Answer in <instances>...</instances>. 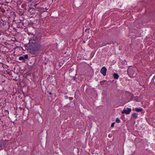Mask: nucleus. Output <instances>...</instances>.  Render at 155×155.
<instances>
[{
  "label": "nucleus",
  "instance_id": "1",
  "mask_svg": "<svg viewBox=\"0 0 155 155\" xmlns=\"http://www.w3.org/2000/svg\"><path fill=\"white\" fill-rule=\"evenodd\" d=\"M31 53L35 55L39 54V39L38 37H34L30 43L29 47Z\"/></svg>",
  "mask_w": 155,
  "mask_h": 155
},
{
  "label": "nucleus",
  "instance_id": "2",
  "mask_svg": "<svg viewBox=\"0 0 155 155\" xmlns=\"http://www.w3.org/2000/svg\"><path fill=\"white\" fill-rule=\"evenodd\" d=\"M131 111V109L130 108H127L126 109H124L122 112V113H124L126 114H128Z\"/></svg>",
  "mask_w": 155,
  "mask_h": 155
},
{
  "label": "nucleus",
  "instance_id": "3",
  "mask_svg": "<svg viewBox=\"0 0 155 155\" xmlns=\"http://www.w3.org/2000/svg\"><path fill=\"white\" fill-rule=\"evenodd\" d=\"M107 70V69L106 68L104 67H103L101 69L100 72L104 76H105L106 75Z\"/></svg>",
  "mask_w": 155,
  "mask_h": 155
},
{
  "label": "nucleus",
  "instance_id": "4",
  "mask_svg": "<svg viewBox=\"0 0 155 155\" xmlns=\"http://www.w3.org/2000/svg\"><path fill=\"white\" fill-rule=\"evenodd\" d=\"M114 78L116 79H117L118 78L119 76L118 74L117 73H114L113 74Z\"/></svg>",
  "mask_w": 155,
  "mask_h": 155
},
{
  "label": "nucleus",
  "instance_id": "5",
  "mask_svg": "<svg viewBox=\"0 0 155 155\" xmlns=\"http://www.w3.org/2000/svg\"><path fill=\"white\" fill-rule=\"evenodd\" d=\"M143 109L142 108H135V110L137 112H141L143 111Z\"/></svg>",
  "mask_w": 155,
  "mask_h": 155
},
{
  "label": "nucleus",
  "instance_id": "6",
  "mask_svg": "<svg viewBox=\"0 0 155 155\" xmlns=\"http://www.w3.org/2000/svg\"><path fill=\"white\" fill-rule=\"evenodd\" d=\"M132 117L134 118H137L138 117L137 114L135 113H134L132 114Z\"/></svg>",
  "mask_w": 155,
  "mask_h": 155
},
{
  "label": "nucleus",
  "instance_id": "7",
  "mask_svg": "<svg viewBox=\"0 0 155 155\" xmlns=\"http://www.w3.org/2000/svg\"><path fill=\"white\" fill-rule=\"evenodd\" d=\"M19 59L20 60H23V61H25V59L24 57L23 56H21L19 57Z\"/></svg>",
  "mask_w": 155,
  "mask_h": 155
},
{
  "label": "nucleus",
  "instance_id": "8",
  "mask_svg": "<svg viewBox=\"0 0 155 155\" xmlns=\"http://www.w3.org/2000/svg\"><path fill=\"white\" fill-rule=\"evenodd\" d=\"M116 122L117 123H120V120L118 118H117L116 119Z\"/></svg>",
  "mask_w": 155,
  "mask_h": 155
},
{
  "label": "nucleus",
  "instance_id": "9",
  "mask_svg": "<svg viewBox=\"0 0 155 155\" xmlns=\"http://www.w3.org/2000/svg\"><path fill=\"white\" fill-rule=\"evenodd\" d=\"M107 81L106 80H104L103 81H101L100 83V84H104V83L105 82Z\"/></svg>",
  "mask_w": 155,
  "mask_h": 155
},
{
  "label": "nucleus",
  "instance_id": "10",
  "mask_svg": "<svg viewBox=\"0 0 155 155\" xmlns=\"http://www.w3.org/2000/svg\"><path fill=\"white\" fill-rule=\"evenodd\" d=\"M24 57L25 59H28V54H26L25 55Z\"/></svg>",
  "mask_w": 155,
  "mask_h": 155
},
{
  "label": "nucleus",
  "instance_id": "11",
  "mask_svg": "<svg viewBox=\"0 0 155 155\" xmlns=\"http://www.w3.org/2000/svg\"><path fill=\"white\" fill-rule=\"evenodd\" d=\"M107 44L105 42H103L101 45V46H103L106 45Z\"/></svg>",
  "mask_w": 155,
  "mask_h": 155
},
{
  "label": "nucleus",
  "instance_id": "12",
  "mask_svg": "<svg viewBox=\"0 0 155 155\" xmlns=\"http://www.w3.org/2000/svg\"><path fill=\"white\" fill-rule=\"evenodd\" d=\"M89 29H90L89 28H87L85 30V31L86 32H89Z\"/></svg>",
  "mask_w": 155,
  "mask_h": 155
},
{
  "label": "nucleus",
  "instance_id": "13",
  "mask_svg": "<svg viewBox=\"0 0 155 155\" xmlns=\"http://www.w3.org/2000/svg\"><path fill=\"white\" fill-rule=\"evenodd\" d=\"M114 124H115V122H113V123H112V124H111V127H114Z\"/></svg>",
  "mask_w": 155,
  "mask_h": 155
},
{
  "label": "nucleus",
  "instance_id": "14",
  "mask_svg": "<svg viewBox=\"0 0 155 155\" xmlns=\"http://www.w3.org/2000/svg\"><path fill=\"white\" fill-rule=\"evenodd\" d=\"M64 98L65 99H68V97L67 95H65L64 96Z\"/></svg>",
  "mask_w": 155,
  "mask_h": 155
},
{
  "label": "nucleus",
  "instance_id": "15",
  "mask_svg": "<svg viewBox=\"0 0 155 155\" xmlns=\"http://www.w3.org/2000/svg\"><path fill=\"white\" fill-rule=\"evenodd\" d=\"M76 79V77L75 76H74L73 78V80L74 81H75Z\"/></svg>",
  "mask_w": 155,
  "mask_h": 155
},
{
  "label": "nucleus",
  "instance_id": "16",
  "mask_svg": "<svg viewBox=\"0 0 155 155\" xmlns=\"http://www.w3.org/2000/svg\"><path fill=\"white\" fill-rule=\"evenodd\" d=\"M5 111L6 112H7L8 113V114H9V111H8V110H5Z\"/></svg>",
  "mask_w": 155,
  "mask_h": 155
},
{
  "label": "nucleus",
  "instance_id": "17",
  "mask_svg": "<svg viewBox=\"0 0 155 155\" xmlns=\"http://www.w3.org/2000/svg\"><path fill=\"white\" fill-rule=\"evenodd\" d=\"M43 22V21H41L39 19V24H40L41 23V22Z\"/></svg>",
  "mask_w": 155,
  "mask_h": 155
},
{
  "label": "nucleus",
  "instance_id": "18",
  "mask_svg": "<svg viewBox=\"0 0 155 155\" xmlns=\"http://www.w3.org/2000/svg\"><path fill=\"white\" fill-rule=\"evenodd\" d=\"M43 8V7H39V10H41L42 9V8Z\"/></svg>",
  "mask_w": 155,
  "mask_h": 155
},
{
  "label": "nucleus",
  "instance_id": "19",
  "mask_svg": "<svg viewBox=\"0 0 155 155\" xmlns=\"http://www.w3.org/2000/svg\"><path fill=\"white\" fill-rule=\"evenodd\" d=\"M49 94H50V95H51V94H52V93H51V92H49Z\"/></svg>",
  "mask_w": 155,
  "mask_h": 155
},
{
  "label": "nucleus",
  "instance_id": "20",
  "mask_svg": "<svg viewBox=\"0 0 155 155\" xmlns=\"http://www.w3.org/2000/svg\"><path fill=\"white\" fill-rule=\"evenodd\" d=\"M42 4V3H41L40 4H39V6H41V5Z\"/></svg>",
  "mask_w": 155,
  "mask_h": 155
},
{
  "label": "nucleus",
  "instance_id": "21",
  "mask_svg": "<svg viewBox=\"0 0 155 155\" xmlns=\"http://www.w3.org/2000/svg\"><path fill=\"white\" fill-rule=\"evenodd\" d=\"M42 57V56H41V55H39V58H41V57Z\"/></svg>",
  "mask_w": 155,
  "mask_h": 155
},
{
  "label": "nucleus",
  "instance_id": "22",
  "mask_svg": "<svg viewBox=\"0 0 155 155\" xmlns=\"http://www.w3.org/2000/svg\"><path fill=\"white\" fill-rule=\"evenodd\" d=\"M109 137L110 136V134L109 135Z\"/></svg>",
  "mask_w": 155,
  "mask_h": 155
},
{
  "label": "nucleus",
  "instance_id": "23",
  "mask_svg": "<svg viewBox=\"0 0 155 155\" xmlns=\"http://www.w3.org/2000/svg\"><path fill=\"white\" fill-rule=\"evenodd\" d=\"M155 75L154 76L153 78H155Z\"/></svg>",
  "mask_w": 155,
  "mask_h": 155
},
{
  "label": "nucleus",
  "instance_id": "24",
  "mask_svg": "<svg viewBox=\"0 0 155 155\" xmlns=\"http://www.w3.org/2000/svg\"><path fill=\"white\" fill-rule=\"evenodd\" d=\"M1 35V34L0 33V35Z\"/></svg>",
  "mask_w": 155,
  "mask_h": 155
}]
</instances>
